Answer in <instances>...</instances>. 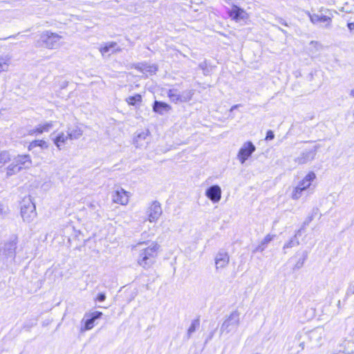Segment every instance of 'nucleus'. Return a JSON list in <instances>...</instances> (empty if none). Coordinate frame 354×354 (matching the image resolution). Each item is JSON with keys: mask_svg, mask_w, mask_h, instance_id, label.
<instances>
[{"mask_svg": "<svg viewBox=\"0 0 354 354\" xmlns=\"http://www.w3.org/2000/svg\"><path fill=\"white\" fill-rule=\"evenodd\" d=\"M350 95L354 97V88L351 90Z\"/></svg>", "mask_w": 354, "mask_h": 354, "instance_id": "obj_44", "label": "nucleus"}, {"mask_svg": "<svg viewBox=\"0 0 354 354\" xmlns=\"http://www.w3.org/2000/svg\"><path fill=\"white\" fill-rule=\"evenodd\" d=\"M306 259H307V253L304 252L302 258L299 259L298 260V261L297 262V263L295 264V268H297V269L301 268L303 266Z\"/></svg>", "mask_w": 354, "mask_h": 354, "instance_id": "obj_36", "label": "nucleus"}, {"mask_svg": "<svg viewBox=\"0 0 354 354\" xmlns=\"http://www.w3.org/2000/svg\"><path fill=\"white\" fill-rule=\"evenodd\" d=\"M67 133H68V135L70 136V140L78 139L82 135V131L78 127H75L73 129H71L68 128V131H67Z\"/></svg>", "mask_w": 354, "mask_h": 354, "instance_id": "obj_30", "label": "nucleus"}, {"mask_svg": "<svg viewBox=\"0 0 354 354\" xmlns=\"http://www.w3.org/2000/svg\"><path fill=\"white\" fill-rule=\"evenodd\" d=\"M88 207L91 211L94 212V215L96 218H99L101 217L100 205L99 203L91 201L88 203Z\"/></svg>", "mask_w": 354, "mask_h": 354, "instance_id": "obj_31", "label": "nucleus"}, {"mask_svg": "<svg viewBox=\"0 0 354 354\" xmlns=\"http://www.w3.org/2000/svg\"><path fill=\"white\" fill-rule=\"evenodd\" d=\"M159 250L160 245L154 241L138 242L132 247L138 264L144 269H149L155 263Z\"/></svg>", "mask_w": 354, "mask_h": 354, "instance_id": "obj_1", "label": "nucleus"}, {"mask_svg": "<svg viewBox=\"0 0 354 354\" xmlns=\"http://www.w3.org/2000/svg\"><path fill=\"white\" fill-rule=\"evenodd\" d=\"M52 140L57 149L61 150L66 145L67 140H70V136L68 133L62 131L58 133V134L55 138H52Z\"/></svg>", "mask_w": 354, "mask_h": 354, "instance_id": "obj_15", "label": "nucleus"}, {"mask_svg": "<svg viewBox=\"0 0 354 354\" xmlns=\"http://www.w3.org/2000/svg\"><path fill=\"white\" fill-rule=\"evenodd\" d=\"M315 174L313 171H310L299 183L297 185L301 187L304 191H306L310 187L312 182L315 179Z\"/></svg>", "mask_w": 354, "mask_h": 354, "instance_id": "obj_16", "label": "nucleus"}, {"mask_svg": "<svg viewBox=\"0 0 354 354\" xmlns=\"http://www.w3.org/2000/svg\"><path fill=\"white\" fill-rule=\"evenodd\" d=\"M167 95L171 102H180V93L177 89H169Z\"/></svg>", "mask_w": 354, "mask_h": 354, "instance_id": "obj_29", "label": "nucleus"}, {"mask_svg": "<svg viewBox=\"0 0 354 354\" xmlns=\"http://www.w3.org/2000/svg\"><path fill=\"white\" fill-rule=\"evenodd\" d=\"M347 26L351 32H354V22L348 23Z\"/></svg>", "mask_w": 354, "mask_h": 354, "instance_id": "obj_42", "label": "nucleus"}, {"mask_svg": "<svg viewBox=\"0 0 354 354\" xmlns=\"http://www.w3.org/2000/svg\"><path fill=\"white\" fill-rule=\"evenodd\" d=\"M139 69L144 74H146L147 75H151L156 73L158 70V67L155 64H142L140 66H139Z\"/></svg>", "mask_w": 354, "mask_h": 354, "instance_id": "obj_21", "label": "nucleus"}, {"mask_svg": "<svg viewBox=\"0 0 354 354\" xmlns=\"http://www.w3.org/2000/svg\"><path fill=\"white\" fill-rule=\"evenodd\" d=\"M149 136V131H143L137 134L136 138H134V144L136 147H142L145 146L147 144V141H146L147 137Z\"/></svg>", "mask_w": 354, "mask_h": 354, "instance_id": "obj_17", "label": "nucleus"}, {"mask_svg": "<svg viewBox=\"0 0 354 354\" xmlns=\"http://www.w3.org/2000/svg\"><path fill=\"white\" fill-rule=\"evenodd\" d=\"M94 322L95 320L93 319H92L91 317L88 319H87L85 322V330H91V328H93V326H94Z\"/></svg>", "mask_w": 354, "mask_h": 354, "instance_id": "obj_37", "label": "nucleus"}, {"mask_svg": "<svg viewBox=\"0 0 354 354\" xmlns=\"http://www.w3.org/2000/svg\"><path fill=\"white\" fill-rule=\"evenodd\" d=\"M239 105V104H236V105H234L231 107L230 109V111H232L233 110H235V109H236Z\"/></svg>", "mask_w": 354, "mask_h": 354, "instance_id": "obj_43", "label": "nucleus"}, {"mask_svg": "<svg viewBox=\"0 0 354 354\" xmlns=\"http://www.w3.org/2000/svg\"><path fill=\"white\" fill-rule=\"evenodd\" d=\"M301 229L299 230L296 232L295 236L288 243H286L284 245L283 249L291 248L297 246V245H298L299 244V241L297 239V236H300L301 235Z\"/></svg>", "mask_w": 354, "mask_h": 354, "instance_id": "obj_28", "label": "nucleus"}, {"mask_svg": "<svg viewBox=\"0 0 354 354\" xmlns=\"http://www.w3.org/2000/svg\"><path fill=\"white\" fill-rule=\"evenodd\" d=\"M308 15H309V17H310V21L313 24H317V23H319V22H327V24H326V27H329L330 26V24L331 22V18L328 17V16H325V15H318L317 14H310L308 13Z\"/></svg>", "mask_w": 354, "mask_h": 354, "instance_id": "obj_19", "label": "nucleus"}, {"mask_svg": "<svg viewBox=\"0 0 354 354\" xmlns=\"http://www.w3.org/2000/svg\"><path fill=\"white\" fill-rule=\"evenodd\" d=\"M273 236L270 234L266 235L264 239L261 241V243L256 248L253 252H263L266 245L272 240Z\"/></svg>", "mask_w": 354, "mask_h": 354, "instance_id": "obj_25", "label": "nucleus"}, {"mask_svg": "<svg viewBox=\"0 0 354 354\" xmlns=\"http://www.w3.org/2000/svg\"><path fill=\"white\" fill-rule=\"evenodd\" d=\"M130 195L129 192L122 188H119L113 192L112 200L113 203L126 205L129 203Z\"/></svg>", "mask_w": 354, "mask_h": 354, "instance_id": "obj_10", "label": "nucleus"}, {"mask_svg": "<svg viewBox=\"0 0 354 354\" xmlns=\"http://www.w3.org/2000/svg\"><path fill=\"white\" fill-rule=\"evenodd\" d=\"M200 326V320L199 319H195L192 320L189 327L187 329V339H189L192 334L198 329Z\"/></svg>", "mask_w": 354, "mask_h": 354, "instance_id": "obj_27", "label": "nucleus"}, {"mask_svg": "<svg viewBox=\"0 0 354 354\" xmlns=\"http://www.w3.org/2000/svg\"><path fill=\"white\" fill-rule=\"evenodd\" d=\"M142 100V97L140 94H136L133 96H130L126 99L127 102L129 105H136L137 102H140Z\"/></svg>", "mask_w": 354, "mask_h": 354, "instance_id": "obj_35", "label": "nucleus"}, {"mask_svg": "<svg viewBox=\"0 0 354 354\" xmlns=\"http://www.w3.org/2000/svg\"><path fill=\"white\" fill-rule=\"evenodd\" d=\"M194 90H186L180 93V102H187L192 100L194 95Z\"/></svg>", "mask_w": 354, "mask_h": 354, "instance_id": "obj_32", "label": "nucleus"}, {"mask_svg": "<svg viewBox=\"0 0 354 354\" xmlns=\"http://www.w3.org/2000/svg\"><path fill=\"white\" fill-rule=\"evenodd\" d=\"M241 313L238 310L232 311L223 321L220 328V335L234 333L241 323Z\"/></svg>", "mask_w": 354, "mask_h": 354, "instance_id": "obj_2", "label": "nucleus"}, {"mask_svg": "<svg viewBox=\"0 0 354 354\" xmlns=\"http://www.w3.org/2000/svg\"><path fill=\"white\" fill-rule=\"evenodd\" d=\"M278 28H279L281 32H283V33H286V31H285L284 30L281 29V28L278 27Z\"/></svg>", "mask_w": 354, "mask_h": 354, "instance_id": "obj_46", "label": "nucleus"}, {"mask_svg": "<svg viewBox=\"0 0 354 354\" xmlns=\"http://www.w3.org/2000/svg\"><path fill=\"white\" fill-rule=\"evenodd\" d=\"M255 150L256 147L252 142L247 141L244 142L237 153L238 160L241 164H244Z\"/></svg>", "mask_w": 354, "mask_h": 354, "instance_id": "obj_5", "label": "nucleus"}, {"mask_svg": "<svg viewBox=\"0 0 354 354\" xmlns=\"http://www.w3.org/2000/svg\"><path fill=\"white\" fill-rule=\"evenodd\" d=\"M227 14L229 17L236 22H240L248 19V14L247 12L244 9L240 8L238 3L233 4L232 8L228 10Z\"/></svg>", "mask_w": 354, "mask_h": 354, "instance_id": "obj_6", "label": "nucleus"}, {"mask_svg": "<svg viewBox=\"0 0 354 354\" xmlns=\"http://www.w3.org/2000/svg\"><path fill=\"white\" fill-rule=\"evenodd\" d=\"M162 213L160 204L157 202H153L149 207L147 214L148 216V221L150 223L156 222Z\"/></svg>", "mask_w": 354, "mask_h": 354, "instance_id": "obj_7", "label": "nucleus"}, {"mask_svg": "<svg viewBox=\"0 0 354 354\" xmlns=\"http://www.w3.org/2000/svg\"><path fill=\"white\" fill-rule=\"evenodd\" d=\"M230 262V257L227 252L221 250L218 252L215 257V266L216 269H223L225 268Z\"/></svg>", "mask_w": 354, "mask_h": 354, "instance_id": "obj_11", "label": "nucleus"}, {"mask_svg": "<svg viewBox=\"0 0 354 354\" xmlns=\"http://www.w3.org/2000/svg\"><path fill=\"white\" fill-rule=\"evenodd\" d=\"M6 176L7 177H10L12 175H15L21 171L20 167L17 166L12 160V162L6 168Z\"/></svg>", "mask_w": 354, "mask_h": 354, "instance_id": "obj_26", "label": "nucleus"}, {"mask_svg": "<svg viewBox=\"0 0 354 354\" xmlns=\"http://www.w3.org/2000/svg\"><path fill=\"white\" fill-rule=\"evenodd\" d=\"M11 160L10 154L7 151H0V167Z\"/></svg>", "mask_w": 354, "mask_h": 354, "instance_id": "obj_33", "label": "nucleus"}, {"mask_svg": "<svg viewBox=\"0 0 354 354\" xmlns=\"http://www.w3.org/2000/svg\"><path fill=\"white\" fill-rule=\"evenodd\" d=\"M21 215L27 223L32 221L37 216L35 205L30 196L24 197L21 202Z\"/></svg>", "mask_w": 354, "mask_h": 354, "instance_id": "obj_3", "label": "nucleus"}, {"mask_svg": "<svg viewBox=\"0 0 354 354\" xmlns=\"http://www.w3.org/2000/svg\"><path fill=\"white\" fill-rule=\"evenodd\" d=\"M16 244L15 241L6 243L3 248L5 255L9 257H14L15 255Z\"/></svg>", "mask_w": 354, "mask_h": 354, "instance_id": "obj_22", "label": "nucleus"}, {"mask_svg": "<svg viewBox=\"0 0 354 354\" xmlns=\"http://www.w3.org/2000/svg\"><path fill=\"white\" fill-rule=\"evenodd\" d=\"M304 192L305 191L301 187H300L299 185H297L292 189L291 198L293 200H297L301 197Z\"/></svg>", "mask_w": 354, "mask_h": 354, "instance_id": "obj_34", "label": "nucleus"}, {"mask_svg": "<svg viewBox=\"0 0 354 354\" xmlns=\"http://www.w3.org/2000/svg\"><path fill=\"white\" fill-rule=\"evenodd\" d=\"M102 315V313L101 312L95 311L92 313L91 318L95 321L96 319L100 318Z\"/></svg>", "mask_w": 354, "mask_h": 354, "instance_id": "obj_40", "label": "nucleus"}, {"mask_svg": "<svg viewBox=\"0 0 354 354\" xmlns=\"http://www.w3.org/2000/svg\"><path fill=\"white\" fill-rule=\"evenodd\" d=\"M97 299L99 301H104L106 299V295H105V294H104V293H100V294L97 295Z\"/></svg>", "mask_w": 354, "mask_h": 354, "instance_id": "obj_41", "label": "nucleus"}, {"mask_svg": "<svg viewBox=\"0 0 354 354\" xmlns=\"http://www.w3.org/2000/svg\"><path fill=\"white\" fill-rule=\"evenodd\" d=\"M36 147H39L41 150L48 149L49 144L44 140H35L29 143L28 149L29 151H32Z\"/></svg>", "mask_w": 354, "mask_h": 354, "instance_id": "obj_18", "label": "nucleus"}, {"mask_svg": "<svg viewBox=\"0 0 354 354\" xmlns=\"http://www.w3.org/2000/svg\"><path fill=\"white\" fill-rule=\"evenodd\" d=\"M274 134L273 131L271 130L268 131V132L266 133V140H271L274 139Z\"/></svg>", "mask_w": 354, "mask_h": 354, "instance_id": "obj_39", "label": "nucleus"}, {"mask_svg": "<svg viewBox=\"0 0 354 354\" xmlns=\"http://www.w3.org/2000/svg\"><path fill=\"white\" fill-rule=\"evenodd\" d=\"M61 39L62 36L49 31H45L41 35V40L43 44L49 49L57 48L59 46V41Z\"/></svg>", "mask_w": 354, "mask_h": 354, "instance_id": "obj_4", "label": "nucleus"}, {"mask_svg": "<svg viewBox=\"0 0 354 354\" xmlns=\"http://www.w3.org/2000/svg\"><path fill=\"white\" fill-rule=\"evenodd\" d=\"M280 23L283 25L287 26V24L282 19H281Z\"/></svg>", "mask_w": 354, "mask_h": 354, "instance_id": "obj_45", "label": "nucleus"}, {"mask_svg": "<svg viewBox=\"0 0 354 354\" xmlns=\"http://www.w3.org/2000/svg\"><path fill=\"white\" fill-rule=\"evenodd\" d=\"M10 64V57L8 55L0 57V73L8 71Z\"/></svg>", "mask_w": 354, "mask_h": 354, "instance_id": "obj_24", "label": "nucleus"}, {"mask_svg": "<svg viewBox=\"0 0 354 354\" xmlns=\"http://www.w3.org/2000/svg\"><path fill=\"white\" fill-rule=\"evenodd\" d=\"M13 161L17 166L20 167V169L29 168L32 165V160L29 155H18Z\"/></svg>", "mask_w": 354, "mask_h": 354, "instance_id": "obj_14", "label": "nucleus"}, {"mask_svg": "<svg viewBox=\"0 0 354 354\" xmlns=\"http://www.w3.org/2000/svg\"><path fill=\"white\" fill-rule=\"evenodd\" d=\"M171 109V106L162 102L159 101H155L153 106V111L162 115L165 112H168Z\"/></svg>", "mask_w": 354, "mask_h": 354, "instance_id": "obj_20", "label": "nucleus"}, {"mask_svg": "<svg viewBox=\"0 0 354 354\" xmlns=\"http://www.w3.org/2000/svg\"><path fill=\"white\" fill-rule=\"evenodd\" d=\"M221 193V189L218 185H212L206 190L205 195L214 203H216L220 201Z\"/></svg>", "mask_w": 354, "mask_h": 354, "instance_id": "obj_13", "label": "nucleus"}, {"mask_svg": "<svg viewBox=\"0 0 354 354\" xmlns=\"http://www.w3.org/2000/svg\"><path fill=\"white\" fill-rule=\"evenodd\" d=\"M319 146L316 145L313 148L304 151L296 158L295 162L298 164L303 165L315 159Z\"/></svg>", "mask_w": 354, "mask_h": 354, "instance_id": "obj_8", "label": "nucleus"}, {"mask_svg": "<svg viewBox=\"0 0 354 354\" xmlns=\"http://www.w3.org/2000/svg\"><path fill=\"white\" fill-rule=\"evenodd\" d=\"M99 50L102 56H109L113 53L120 52L121 48L119 46H118L116 42L111 41L105 43L99 48Z\"/></svg>", "mask_w": 354, "mask_h": 354, "instance_id": "obj_12", "label": "nucleus"}, {"mask_svg": "<svg viewBox=\"0 0 354 354\" xmlns=\"http://www.w3.org/2000/svg\"><path fill=\"white\" fill-rule=\"evenodd\" d=\"M8 212V208L0 204V216L6 215Z\"/></svg>", "mask_w": 354, "mask_h": 354, "instance_id": "obj_38", "label": "nucleus"}, {"mask_svg": "<svg viewBox=\"0 0 354 354\" xmlns=\"http://www.w3.org/2000/svg\"><path fill=\"white\" fill-rule=\"evenodd\" d=\"M55 122L46 121L38 124L33 129L29 130L28 135L38 136L44 133L49 132L54 127Z\"/></svg>", "mask_w": 354, "mask_h": 354, "instance_id": "obj_9", "label": "nucleus"}, {"mask_svg": "<svg viewBox=\"0 0 354 354\" xmlns=\"http://www.w3.org/2000/svg\"><path fill=\"white\" fill-rule=\"evenodd\" d=\"M311 44H317V42H314V41H311L310 43Z\"/></svg>", "mask_w": 354, "mask_h": 354, "instance_id": "obj_47", "label": "nucleus"}, {"mask_svg": "<svg viewBox=\"0 0 354 354\" xmlns=\"http://www.w3.org/2000/svg\"><path fill=\"white\" fill-rule=\"evenodd\" d=\"M342 351L345 354H354V341L345 340L342 344Z\"/></svg>", "mask_w": 354, "mask_h": 354, "instance_id": "obj_23", "label": "nucleus"}]
</instances>
